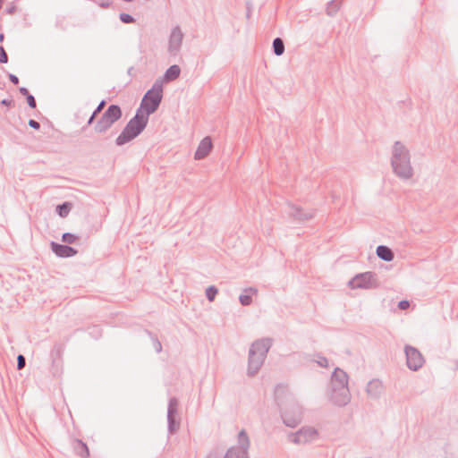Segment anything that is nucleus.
I'll list each match as a JSON object with an SVG mask.
<instances>
[{
  "mask_svg": "<svg viewBox=\"0 0 458 458\" xmlns=\"http://www.w3.org/2000/svg\"><path fill=\"white\" fill-rule=\"evenodd\" d=\"M391 166L394 174L401 179L408 180L413 175L410 152L399 140L395 141L393 145Z\"/></svg>",
  "mask_w": 458,
  "mask_h": 458,
  "instance_id": "1",
  "label": "nucleus"
},
{
  "mask_svg": "<svg viewBox=\"0 0 458 458\" xmlns=\"http://www.w3.org/2000/svg\"><path fill=\"white\" fill-rule=\"evenodd\" d=\"M272 339L260 338L254 341L249 350L247 375L254 377L260 369L272 346Z\"/></svg>",
  "mask_w": 458,
  "mask_h": 458,
  "instance_id": "2",
  "label": "nucleus"
},
{
  "mask_svg": "<svg viewBox=\"0 0 458 458\" xmlns=\"http://www.w3.org/2000/svg\"><path fill=\"white\" fill-rule=\"evenodd\" d=\"M148 123V118L142 115L141 111H136L115 139V145L122 147L131 142L143 132Z\"/></svg>",
  "mask_w": 458,
  "mask_h": 458,
  "instance_id": "3",
  "label": "nucleus"
},
{
  "mask_svg": "<svg viewBox=\"0 0 458 458\" xmlns=\"http://www.w3.org/2000/svg\"><path fill=\"white\" fill-rule=\"evenodd\" d=\"M163 99V81L157 79L152 87L144 94L140 106L136 111H141L142 115L149 119L159 107Z\"/></svg>",
  "mask_w": 458,
  "mask_h": 458,
  "instance_id": "4",
  "label": "nucleus"
},
{
  "mask_svg": "<svg viewBox=\"0 0 458 458\" xmlns=\"http://www.w3.org/2000/svg\"><path fill=\"white\" fill-rule=\"evenodd\" d=\"M280 414L284 424L289 428L297 427L302 420V408L293 397L287 399L285 403H278Z\"/></svg>",
  "mask_w": 458,
  "mask_h": 458,
  "instance_id": "5",
  "label": "nucleus"
},
{
  "mask_svg": "<svg viewBox=\"0 0 458 458\" xmlns=\"http://www.w3.org/2000/svg\"><path fill=\"white\" fill-rule=\"evenodd\" d=\"M122 116L123 111L119 105H109L95 123V132L98 134L106 133Z\"/></svg>",
  "mask_w": 458,
  "mask_h": 458,
  "instance_id": "6",
  "label": "nucleus"
},
{
  "mask_svg": "<svg viewBox=\"0 0 458 458\" xmlns=\"http://www.w3.org/2000/svg\"><path fill=\"white\" fill-rule=\"evenodd\" d=\"M250 439L244 429L238 434V445L230 447L224 458H249Z\"/></svg>",
  "mask_w": 458,
  "mask_h": 458,
  "instance_id": "7",
  "label": "nucleus"
},
{
  "mask_svg": "<svg viewBox=\"0 0 458 458\" xmlns=\"http://www.w3.org/2000/svg\"><path fill=\"white\" fill-rule=\"evenodd\" d=\"M377 274L371 271L356 274L349 280L351 289H371L377 287Z\"/></svg>",
  "mask_w": 458,
  "mask_h": 458,
  "instance_id": "8",
  "label": "nucleus"
},
{
  "mask_svg": "<svg viewBox=\"0 0 458 458\" xmlns=\"http://www.w3.org/2000/svg\"><path fill=\"white\" fill-rule=\"evenodd\" d=\"M284 211L290 218L298 223H303L313 219L317 212L316 209H304L301 206L293 204L291 202L286 204Z\"/></svg>",
  "mask_w": 458,
  "mask_h": 458,
  "instance_id": "9",
  "label": "nucleus"
},
{
  "mask_svg": "<svg viewBox=\"0 0 458 458\" xmlns=\"http://www.w3.org/2000/svg\"><path fill=\"white\" fill-rule=\"evenodd\" d=\"M318 431L313 427H302L288 435V440L296 445H305L317 439Z\"/></svg>",
  "mask_w": 458,
  "mask_h": 458,
  "instance_id": "10",
  "label": "nucleus"
},
{
  "mask_svg": "<svg viewBox=\"0 0 458 458\" xmlns=\"http://www.w3.org/2000/svg\"><path fill=\"white\" fill-rule=\"evenodd\" d=\"M406 365L411 371H418L425 363L422 353L415 347L406 344L404 346Z\"/></svg>",
  "mask_w": 458,
  "mask_h": 458,
  "instance_id": "11",
  "label": "nucleus"
},
{
  "mask_svg": "<svg viewBox=\"0 0 458 458\" xmlns=\"http://www.w3.org/2000/svg\"><path fill=\"white\" fill-rule=\"evenodd\" d=\"M183 33L179 25L174 27L168 39L167 52L171 56H176L181 50Z\"/></svg>",
  "mask_w": 458,
  "mask_h": 458,
  "instance_id": "12",
  "label": "nucleus"
},
{
  "mask_svg": "<svg viewBox=\"0 0 458 458\" xmlns=\"http://www.w3.org/2000/svg\"><path fill=\"white\" fill-rule=\"evenodd\" d=\"M329 398L335 405L339 407L345 406L351 401L349 387L330 389Z\"/></svg>",
  "mask_w": 458,
  "mask_h": 458,
  "instance_id": "13",
  "label": "nucleus"
},
{
  "mask_svg": "<svg viewBox=\"0 0 458 458\" xmlns=\"http://www.w3.org/2000/svg\"><path fill=\"white\" fill-rule=\"evenodd\" d=\"M51 251L59 258L67 259L77 255L78 250L68 245L62 244L56 242H50Z\"/></svg>",
  "mask_w": 458,
  "mask_h": 458,
  "instance_id": "14",
  "label": "nucleus"
},
{
  "mask_svg": "<svg viewBox=\"0 0 458 458\" xmlns=\"http://www.w3.org/2000/svg\"><path fill=\"white\" fill-rule=\"evenodd\" d=\"M348 375L340 368H335L331 375L330 389L348 387Z\"/></svg>",
  "mask_w": 458,
  "mask_h": 458,
  "instance_id": "15",
  "label": "nucleus"
},
{
  "mask_svg": "<svg viewBox=\"0 0 458 458\" xmlns=\"http://www.w3.org/2000/svg\"><path fill=\"white\" fill-rule=\"evenodd\" d=\"M212 148H213V144H212L211 138L209 136L203 138L200 140V142L194 153V159L195 160H202V159L206 158L211 152Z\"/></svg>",
  "mask_w": 458,
  "mask_h": 458,
  "instance_id": "16",
  "label": "nucleus"
},
{
  "mask_svg": "<svg viewBox=\"0 0 458 458\" xmlns=\"http://www.w3.org/2000/svg\"><path fill=\"white\" fill-rule=\"evenodd\" d=\"M382 390L383 385L378 379L370 380L366 388L368 394L373 399H377L380 396Z\"/></svg>",
  "mask_w": 458,
  "mask_h": 458,
  "instance_id": "17",
  "label": "nucleus"
},
{
  "mask_svg": "<svg viewBox=\"0 0 458 458\" xmlns=\"http://www.w3.org/2000/svg\"><path fill=\"white\" fill-rule=\"evenodd\" d=\"M377 256L386 262H390L394 259V251L386 245H378L376 249Z\"/></svg>",
  "mask_w": 458,
  "mask_h": 458,
  "instance_id": "18",
  "label": "nucleus"
},
{
  "mask_svg": "<svg viewBox=\"0 0 458 458\" xmlns=\"http://www.w3.org/2000/svg\"><path fill=\"white\" fill-rule=\"evenodd\" d=\"M258 293V290L254 287H249L243 290L239 296V301L242 306H249L252 302V296Z\"/></svg>",
  "mask_w": 458,
  "mask_h": 458,
  "instance_id": "19",
  "label": "nucleus"
},
{
  "mask_svg": "<svg viewBox=\"0 0 458 458\" xmlns=\"http://www.w3.org/2000/svg\"><path fill=\"white\" fill-rule=\"evenodd\" d=\"M181 74V68L177 64H173L169 66L165 72L163 78L161 79L163 81H172L179 78Z\"/></svg>",
  "mask_w": 458,
  "mask_h": 458,
  "instance_id": "20",
  "label": "nucleus"
},
{
  "mask_svg": "<svg viewBox=\"0 0 458 458\" xmlns=\"http://www.w3.org/2000/svg\"><path fill=\"white\" fill-rule=\"evenodd\" d=\"M72 208V202L64 201L63 203L56 205L55 212L60 217L64 218L69 215Z\"/></svg>",
  "mask_w": 458,
  "mask_h": 458,
  "instance_id": "21",
  "label": "nucleus"
},
{
  "mask_svg": "<svg viewBox=\"0 0 458 458\" xmlns=\"http://www.w3.org/2000/svg\"><path fill=\"white\" fill-rule=\"evenodd\" d=\"M106 104V101L105 99L100 101V103L98 105V106L95 108V110L92 112L91 115L88 119L86 125L82 127V129H81L82 131H84L88 126H90L91 124L94 123L97 116L102 112Z\"/></svg>",
  "mask_w": 458,
  "mask_h": 458,
  "instance_id": "22",
  "label": "nucleus"
},
{
  "mask_svg": "<svg viewBox=\"0 0 458 458\" xmlns=\"http://www.w3.org/2000/svg\"><path fill=\"white\" fill-rule=\"evenodd\" d=\"M74 449L76 454L83 458L89 456V450L87 444L81 439L76 440Z\"/></svg>",
  "mask_w": 458,
  "mask_h": 458,
  "instance_id": "23",
  "label": "nucleus"
},
{
  "mask_svg": "<svg viewBox=\"0 0 458 458\" xmlns=\"http://www.w3.org/2000/svg\"><path fill=\"white\" fill-rule=\"evenodd\" d=\"M180 428V420L177 416L167 417V430L168 433L173 435L177 432Z\"/></svg>",
  "mask_w": 458,
  "mask_h": 458,
  "instance_id": "24",
  "label": "nucleus"
},
{
  "mask_svg": "<svg viewBox=\"0 0 458 458\" xmlns=\"http://www.w3.org/2000/svg\"><path fill=\"white\" fill-rule=\"evenodd\" d=\"M273 53L280 56L284 53V43L281 38H276L272 43Z\"/></svg>",
  "mask_w": 458,
  "mask_h": 458,
  "instance_id": "25",
  "label": "nucleus"
},
{
  "mask_svg": "<svg viewBox=\"0 0 458 458\" xmlns=\"http://www.w3.org/2000/svg\"><path fill=\"white\" fill-rule=\"evenodd\" d=\"M178 400L176 397H171L167 406V417L178 416Z\"/></svg>",
  "mask_w": 458,
  "mask_h": 458,
  "instance_id": "26",
  "label": "nucleus"
},
{
  "mask_svg": "<svg viewBox=\"0 0 458 458\" xmlns=\"http://www.w3.org/2000/svg\"><path fill=\"white\" fill-rule=\"evenodd\" d=\"M80 240V236L72 233H64L62 234V242L65 244H73Z\"/></svg>",
  "mask_w": 458,
  "mask_h": 458,
  "instance_id": "27",
  "label": "nucleus"
},
{
  "mask_svg": "<svg viewBox=\"0 0 458 458\" xmlns=\"http://www.w3.org/2000/svg\"><path fill=\"white\" fill-rule=\"evenodd\" d=\"M340 8V3L336 0H331L327 4V13L329 16H334Z\"/></svg>",
  "mask_w": 458,
  "mask_h": 458,
  "instance_id": "28",
  "label": "nucleus"
},
{
  "mask_svg": "<svg viewBox=\"0 0 458 458\" xmlns=\"http://www.w3.org/2000/svg\"><path fill=\"white\" fill-rule=\"evenodd\" d=\"M218 293V289L215 285H209L206 289V297L209 301H213Z\"/></svg>",
  "mask_w": 458,
  "mask_h": 458,
  "instance_id": "29",
  "label": "nucleus"
},
{
  "mask_svg": "<svg viewBox=\"0 0 458 458\" xmlns=\"http://www.w3.org/2000/svg\"><path fill=\"white\" fill-rule=\"evenodd\" d=\"M89 334L91 335L94 339H98L102 335V330L99 326L94 325L90 327H89Z\"/></svg>",
  "mask_w": 458,
  "mask_h": 458,
  "instance_id": "30",
  "label": "nucleus"
},
{
  "mask_svg": "<svg viewBox=\"0 0 458 458\" xmlns=\"http://www.w3.org/2000/svg\"><path fill=\"white\" fill-rule=\"evenodd\" d=\"M119 20L124 24L135 22V18L132 15L125 13H121L119 14Z\"/></svg>",
  "mask_w": 458,
  "mask_h": 458,
  "instance_id": "31",
  "label": "nucleus"
},
{
  "mask_svg": "<svg viewBox=\"0 0 458 458\" xmlns=\"http://www.w3.org/2000/svg\"><path fill=\"white\" fill-rule=\"evenodd\" d=\"M315 356L317 357V360L315 361L318 363L319 367H328V360L325 356H323L321 353H317Z\"/></svg>",
  "mask_w": 458,
  "mask_h": 458,
  "instance_id": "32",
  "label": "nucleus"
},
{
  "mask_svg": "<svg viewBox=\"0 0 458 458\" xmlns=\"http://www.w3.org/2000/svg\"><path fill=\"white\" fill-rule=\"evenodd\" d=\"M9 61L8 55L3 46H0V64H7Z\"/></svg>",
  "mask_w": 458,
  "mask_h": 458,
  "instance_id": "33",
  "label": "nucleus"
},
{
  "mask_svg": "<svg viewBox=\"0 0 458 458\" xmlns=\"http://www.w3.org/2000/svg\"><path fill=\"white\" fill-rule=\"evenodd\" d=\"M26 365V359L22 354L17 356V369H22Z\"/></svg>",
  "mask_w": 458,
  "mask_h": 458,
  "instance_id": "34",
  "label": "nucleus"
},
{
  "mask_svg": "<svg viewBox=\"0 0 458 458\" xmlns=\"http://www.w3.org/2000/svg\"><path fill=\"white\" fill-rule=\"evenodd\" d=\"M26 100H27V104L28 106L34 109L37 107V102H36V99L34 98V96L32 94H29L26 98Z\"/></svg>",
  "mask_w": 458,
  "mask_h": 458,
  "instance_id": "35",
  "label": "nucleus"
},
{
  "mask_svg": "<svg viewBox=\"0 0 458 458\" xmlns=\"http://www.w3.org/2000/svg\"><path fill=\"white\" fill-rule=\"evenodd\" d=\"M411 303L408 300H402L398 301L397 307L401 310H407L410 307Z\"/></svg>",
  "mask_w": 458,
  "mask_h": 458,
  "instance_id": "36",
  "label": "nucleus"
},
{
  "mask_svg": "<svg viewBox=\"0 0 458 458\" xmlns=\"http://www.w3.org/2000/svg\"><path fill=\"white\" fill-rule=\"evenodd\" d=\"M28 124L30 128L34 129V130H39L40 129V123L34 120V119H30L29 122H28Z\"/></svg>",
  "mask_w": 458,
  "mask_h": 458,
  "instance_id": "37",
  "label": "nucleus"
},
{
  "mask_svg": "<svg viewBox=\"0 0 458 458\" xmlns=\"http://www.w3.org/2000/svg\"><path fill=\"white\" fill-rule=\"evenodd\" d=\"M112 4L113 2L111 0H106L99 2L98 4L102 9H107L112 5Z\"/></svg>",
  "mask_w": 458,
  "mask_h": 458,
  "instance_id": "38",
  "label": "nucleus"
},
{
  "mask_svg": "<svg viewBox=\"0 0 458 458\" xmlns=\"http://www.w3.org/2000/svg\"><path fill=\"white\" fill-rule=\"evenodd\" d=\"M0 104L2 106H7L9 108L14 106L13 100V99H8V98L2 99Z\"/></svg>",
  "mask_w": 458,
  "mask_h": 458,
  "instance_id": "39",
  "label": "nucleus"
},
{
  "mask_svg": "<svg viewBox=\"0 0 458 458\" xmlns=\"http://www.w3.org/2000/svg\"><path fill=\"white\" fill-rule=\"evenodd\" d=\"M8 79L13 85L19 84V78L15 74L8 73Z\"/></svg>",
  "mask_w": 458,
  "mask_h": 458,
  "instance_id": "40",
  "label": "nucleus"
},
{
  "mask_svg": "<svg viewBox=\"0 0 458 458\" xmlns=\"http://www.w3.org/2000/svg\"><path fill=\"white\" fill-rule=\"evenodd\" d=\"M154 347L157 352H160L162 350V344L157 337L154 339Z\"/></svg>",
  "mask_w": 458,
  "mask_h": 458,
  "instance_id": "41",
  "label": "nucleus"
},
{
  "mask_svg": "<svg viewBox=\"0 0 458 458\" xmlns=\"http://www.w3.org/2000/svg\"><path fill=\"white\" fill-rule=\"evenodd\" d=\"M19 92L23 96V97H27L29 94H30V92L29 91V89L25 87H20L19 88Z\"/></svg>",
  "mask_w": 458,
  "mask_h": 458,
  "instance_id": "42",
  "label": "nucleus"
},
{
  "mask_svg": "<svg viewBox=\"0 0 458 458\" xmlns=\"http://www.w3.org/2000/svg\"><path fill=\"white\" fill-rule=\"evenodd\" d=\"M16 11V6L14 4H12L10 6H8L6 9H5V12L6 13L8 14H13Z\"/></svg>",
  "mask_w": 458,
  "mask_h": 458,
  "instance_id": "43",
  "label": "nucleus"
},
{
  "mask_svg": "<svg viewBox=\"0 0 458 458\" xmlns=\"http://www.w3.org/2000/svg\"><path fill=\"white\" fill-rule=\"evenodd\" d=\"M208 458H220L218 455L216 454H210Z\"/></svg>",
  "mask_w": 458,
  "mask_h": 458,
  "instance_id": "44",
  "label": "nucleus"
},
{
  "mask_svg": "<svg viewBox=\"0 0 458 458\" xmlns=\"http://www.w3.org/2000/svg\"><path fill=\"white\" fill-rule=\"evenodd\" d=\"M4 39V33H0V43H2Z\"/></svg>",
  "mask_w": 458,
  "mask_h": 458,
  "instance_id": "45",
  "label": "nucleus"
},
{
  "mask_svg": "<svg viewBox=\"0 0 458 458\" xmlns=\"http://www.w3.org/2000/svg\"><path fill=\"white\" fill-rule=\"evenodd\" d=\"M132 69H133L132 67H130V68L128 69V73H129L130 75H131V73Z\"/></svg>",
  "mask_w": 458,
  "mask_h": 458,
  "instance_id": "46",
  "label": "nucleus"
}]
</instances>
